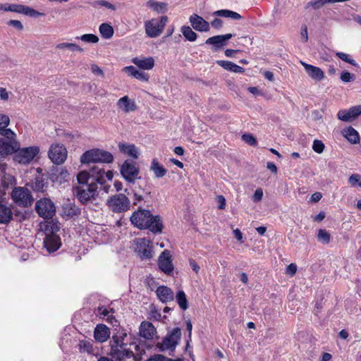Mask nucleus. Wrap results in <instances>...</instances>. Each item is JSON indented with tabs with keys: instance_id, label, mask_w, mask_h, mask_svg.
Instances as JSON below:
<instances>
[{
	"instance_id": "obj_19",
	"label": "nucleus",
	"mask_w": 361,
	"mask_h": 361,
	"mask_svg": "<svg viewBox=\"0 0 361 361\" xmlns=\"http://www.w3.org/2000/svg\"><path fill=\"white\" fill-rule=\"evenodd\" d=\"M189 20L192 28L198 32H208L210 30L209 23L197 14L190 16Z\"/></svg>"
},
{
	"instance_id": "obj_7",
	"label": "nucleus",
	"mask_w": 361,
	"mask_h": 361,
	"mask_svg": "<svg viewBox=\"0 0 361 361\" xmlns=\"http://www.w3.org/2000/svg\"><path fill=\"white\" fill-rule=\"evenodd\" d=\"M107 205L115 213H122L130 209V202L124 194L114 195L107 200Z\"/></svg>"
},
{
	"instance_id": "obj_30",
	"label": "nucleus",
	"mask_w": 361,
	"mask_h": 361,
	"mask_svg": "<svg viewBox=\"0 0 361 361\" xmlns=\"http://www.w3.org/2000/svg\"><path fill=\"white\" fill-rule=\"evenodd\" d=\"M117 105L125 112L135 111L137 110V105L133 101H131L128 96H124L118 99Z\"/></svg>"
},
{
	"instance_id": "obj_34",
	"label": "nucleus",
	"mask_w": 361,
	"mask_h": 361,
	"mask_svg": "<svg viewBox=\"0 0 361 361\" xmlns=\"http://www.w3.org/2000/svg\"><path fill=\"white\" fill-rule=\"evenodd\" d=\"M343 136L352 144L360 142V135L357 130L350 126L343 130Z\"/></svg>"
},
{
	"instance_id": "obj_32",
	"label": "nucleus",
	"mask_w": 361,
	"mask_h": 361,
	"mask_svg": "<svg viewBox=\"0 0 361 361\" xmlns=\"http://www.w3.org/2000/svg\"><path fill=\"white\" fill-rule=\"evenodd\" d=\"M150 170L154 173V177L157 178H163L167 173V170L163 165L159 164L157 158L152 159Z\"/></svg>"
},
{
	"instance_id": "obj_23",
	"label": "nucleus",
	"mask_w": 361,
	"mask_h": 361,
	"mask_svg": "<svg viewBox=\"0 0 361 361\" xmlns=\"http://www.w3.org/2000/svg\"><path fill=\"white\" fill-rule=\"evenodd\" d=\"M10 123V118L7 114H0V134L7 139L16 138V134L7 126Z\"/></svg>"
},
{
	"instance_id": "obj_38",
	"label": "nucleus",
	"mask_w": 361,
	"mask_h": 361,
	"mask_svg": "<svg viewBox=\"0 0 361 361\" xmlns=\"http://www.w3.org/2000/svg\"><path fill=\"white\" fill-rule=\"evenodd\" d=\"M99 33L104 39H110L113 37L114 30L113 27L106 23H102L99 27Z\"/></svg>"
},
{
	"instance_id": "obj_17",
	"label": "nucleus",
	"mask_w": 361,
	"mask_h": 361,
	"mask_svg": "<svg viewBox=\"0 0 361 361\" xmlns=\"http://www.w3.org/2000/svg\"><path fill=\"white\" fill-rule=\"evenodd\" d=\"M81 214V209L74 201L69 199L65 200L62 205V216L66 219L78 216Z\"/></svg>"
},
{
	"instance_id": "obj_37",
	"label": "nucleus",
	"mask_w": 361,
	"mask_h": 361,
	"mask_svg": "<svg viewBox=\"0 0 361 361\" xmlns=\"http://www.w3.org/2000/svg\"><path fill=\"white\" fill-rule=\"evenodd\" d=\"M213 16L229 18L233 20H240L243 18L238 13L228 9L216 11L213 13Z\"/></svg>"
},
{
	"instance_id": "obj_58",
	"label": "nucleus",
	"mask_w": 361,
	"mask_h": 361,
	"mask_svg": "<svg viewBox=\"0 0 361 361\" xmlns=\"http://www.w3.org/2000/svg\"><path fill=\"white\" fill-rule=\"evenodd\" d=\"M223 20L221 18H216L211 22V25L214 29L219 30L223 27Z\"/></svg>"
},
{
	"instance_id": "obj_55",
	"label": "nucleus",
	"mask_w": 361,
	"mask_h": 361,
	"mask_svg": "<svg viewBox=\"0 0 361 361\" xmlns=\"http://www.w3.org/2000/svg\"><path fill=\"white\" fill-rule=\"evenodd\" d=\"M348 182L353 186L358 185L361 187V176L358 174H353L350 176Z\"/></svg>"
},
{
	"instance_id": "obj_53",
	"label": "nucleus",
	"mask_w": 361,
	"mask_h": 361,
	"mask_svg": "<svg viewBox=\"0 0 361 361\" xmlns=\"http://www.w3.org/2000/svg\"><path fill=\"white\" fill-rule=\"evenodd\" d=\"M360 115V114H338V118L343 121L353 122Z\"/></svg>"
},
{
	"instance_id": "obj_64",
	"label": "nucleus",
	"mask_w": 361,
	"mask_h": 361,
	"mask_svg": "<svg viewBox=\"0 0 361 361\" xmlns=\"http://www.w3.org/2000/svg\"><path fill=\"white\" fill-rule=\"evenodd\" d=\"M167 357L163 355H156L154 357L149 358L148 361H166Z\"/></svg>"
},
{
	"instance_id": "obj_27",
	"label": "nucleus",
	"mask_w": 361,
	"mask_h": 361,
	"mask_svg": "<svg viewBox=\"0 0 361 361\" xmlns=\"http://www.w3.org/2000/svg\"><path fill=\"white\" fill-rule=\"evenodd\" d=\"M158 298L164 303L172 301L174 295L171 288L165 286H160L156 290Z\"/></svg>"
},
{
	"instance_id": "obj_6",
	"label": "nucleus",
	"mask_w": 361,
	"mask_h": 361,
	"mask_svg": "<svg viewBox=\"0 0 361 361\" xmlns=\"http://www.w3.org/2000/svg\"><path fill=\"white\" fill-rule=\"evenodd\" d=\"M180 338L181 329L179 327H175L167 333L162 342L158 343L157 346L161 351L169 350L173 352L180 343Z\"/></svg>"
},
{
	"instance_id": "obj_63",
	"label": "nucleus",
	"mask_w": 361,
	"mask_h": 361,
	"mask_svg": "<svg viewBox=\"0 0 361 361\" xmlns=\"http://www.w3.org/2000/svg\"><path fill=\"white\" fill-rule=\"evenodd\" d=\"M97 312L99 314L103 317H108L110 311L107 310L105 307L102 306L98 307Z\"/></svg>"
},
{
	"instance_id": "obj_28",
	"label": "nucleus",
	"mask_w": 361,
	"mask_h": 361,
	"mask_svg": "<svg viewBox=\"0 0 361 361\" xmlns=\"http://www.w3.org/2000/svg\"><path fill=\"white\" fill-rule=\"evenodd\" d=\"M123 71L128 75L134 77L135 78L142 81L147 82L149 80V75L143 71L138 70L133 66H126L123 68Z\"/></svg>"
},
{
	"instance_id": "obj_61",
	"label": "nucleus",
	"mask_w": 361,
	"mask_h": 361,
	"mask_svg": "<svg viewBox=\"0 0 361 361\" xmlns=\"http://www.w3.org/2000/svg\"><path fill=\"white\" fill-rule=\"evenodd\" d=\"M297 271V266L295 264H289L286 268V273L293 276Z\"/></svg>"
},
{
	"instance_id": "obj_25",
	"label": "nucleus",
	"mask_w": 361,
	"mask_h": 361,
	"mask_svg": "<svg viewBox=\"0 0 361 361\" xmlns=\"http://www.w3.org/2000/svg\"><path fill=\"white\" fill-rule=\"evenodd\" d=\"M301 63L305 68L307 75L312 79L320 81L324 78V73L320 68L306 63L305 62H301Z\"/></svg>"
},
{
	"instance_id": "obj_43",
	"label": "nucleus",
	"mask_w": 361,
	"mask_h": 361,
	"mask_svg": "<svg viewBox=\"0 0 361 361\" xmlns=\"http://www.w3.org/2000/svg\"><path fill=\"white\" fill-rule=\"evenodd\" d=\"M329 3L330 2L328 0H311L306 4L305 8L307 9L312 7L314 10H319Z\"/></svg>"
},
{
	"instance_id": "obj_44",
	"label": "nucleus",
	"mask_w": 361,
	"mask_h": 361,
	"mask_svg": "<svg viewBox=\"0 0 361 361\" xmlns=\"http://www.w3.org/2000/svg\"><path fill=\"white\" fill-rule=\"evenodd\" d=\"M57 49H69L70 50L73 51H83V49L81 48L80 46L75 43H69V42H63L57 44L56 46Z\"/></svg>"
},
{
	"instance_id": "obj_60",
	"label": "nucleus",
	"mask_w": 361,
	"mask_h": 361,
	"mask_svg": "<svg viewBox=\"0 0 361 361\" xmlns=\"http://www.w3.org/2000/svg\"><path fill=\"white\" fill-rule=\"evenodd\" d=\"M301 37L303 42H306L308 40L307 27L305 25H303L301 27Z\"/></svg>"
},
{
	"instance_id": "obj_33",
	"label": "nucleus",
	"mask_w": 361,
	"mask_h": 361,
	"mask_svg": "<svg viewBox=\"0 0 361 361\" xmlns=\"http://www.w3.org/2000/svg\"><path fill=\"white\" fill-rule=\"evenodd\" d=\"M119 150L125 154H127L133 159L138 158V149L135 145H128L120 142L118 144Z\"/></svg>"
},
{
	"instance_id": "obj_40",
	"label": "nucleus",
	"mask_w": 361,
	"mask_h": 361,
	"mask_svg": "<svg viewBox=\"0 0 361 361\" xmlns=\"http://www.w3.org/2000/svg\"><path fill=\"white\" fill-rule=\"evenodd\" d=\"M78 347L80 353H87L89 354H92L94 352L93 343L92 341H80Z\"/></svg>"
},
{
	"instance_id": "obj_41",
	"label": "nucleus",
	"mask_w": 361,
	"mask_h": 361,
	"mask_svg": "<svg viewBox=\"0 0 361 361\" xmlns=\"http://www.w3.org/2000/svg\"><path fill=\"white\" fill-rule=\"evenodd\" d=\"M176 301H177L179 307L182 310H185L186 309H188V300L186 298L185 293H184L183 290H178L176 294Z\"/></svg>"
},
{
	"instance_id": "obj_8",
	"label": "nucleus",
	"mask_w": 361,
	"mask_h": 361,
	"mask_svg": "<svg viewBox=\"0 0 361 361\" xmlns=\"http://www.w3.org/2000/svg\"><path fill=\"white\" fill-rule=\"evenodd\" d=\"M39 148L37 146H31L18 148L14 152V160L20 164H28L39 154Z\"/></svg>"
},
{
	"instance_id": "obj_45",
	"label": "nucleus",
	"mask_w": 361,
	"mask_h": 361,
	"mask_svg": "<svg viewBox=\"0 0 361 361\" xmlns=\"http://www.w3.org/2000/svg\"><path fill=\"white\" fill-rule=\"evenodd\" d=\"M93 7H96L97 6H101L106 7L108 9L115 11L116 9L115 5L111 4L110 2L106 0H97L90 3Z\"/></svg>"
},
{
	"instance_id": "obj_15",
	"label": "nucleus",
	"mask_w": 361,
	"mask_h": 361,
	"mask_svg": "<svg viewBox=\"0 0 361 361\" xmlns=\"http://www.w3.org/2000/svg\"><path fill=\"white\" fill-rule=\"evenodd\" d=\"M235 35L228 33L226 35H215L209 37L206 41L205 44L212 45V50L214 52H217L221 50L224 47L228 44V41L231 39Z\"/></svg>"
},
{
	"instance_id": "obj_5",
	"label": "nucleus",
	"mask_w": 361,
	"mask_h": 361,
	"mask_svg": "<svg viewBox=\"0 0 361 361\" xmlns=\"http://www.w3.org/2000/svg\"><path fill=\"white\" fill-rule=\"evenodd\" d=\"M104 170L92 167L89 171H82L77 176V180L80 185H87L90 180L97 184L103 185L105 182L104 178Z\"/></svg>"
},
{
	"instance_id": "obj_3",
	"label": "nucleus",
	"mask_w": 361,
	"mask_h": 361,
	"mask_svg": "<svg viewBox=\"0 0 361 361\" xmlns=\"http://www.w3.org/2000/svg\"><path fill=\"white\" fill-rule=\"evenodd\" d=\"M114 156L111 152L99 149L88 150L80 157V161L83 164L90 162L110 164L114 161Z\"/></svg>"
},
{
	"instance_id": "obj_20",
	"label": "nucleus",
	"mask_w": 361,
	"mask_h": 361,
	"mask_svg": "<svg viewBox=\"0 0 361 361\" xmlns=\"http://www.w3.org/2000/svg\"><path fill=\"white\" fill-rule=\"evenodd\" d=\"M69 173L68 171L62 167H52L49 174V178L52 182L62 183L68 180Z\"/></svg>"
},
{
	"instance_id": "obj_10",
	"label": "nucleus",
	"mask_w": 361,
	"mask_h": 361,
	"mask_svg": "<svg viewBox=\"0 0 361 361\" xmlns=\"http://www.w3.org/2000/svg\"><path fill=\"white\" fill-rule=\"evenodd\" d=\"M139 168L132 160H126L121 166L120 173L122 177L128 183H134L135 180L140 178L138 177Z\"/></svg>"
},
{
	"instance_id": "obj_42",
	"label": "nucleus",
	"mask_w": 361,
	"mask_h": 361,
	"mask_svg": "<svg viewBox=\"0 0 361 361\" xmlns=\"http://www.w3.org/2000/svg\"><path fill=\"white\" fill-rule=\"evenodd\" d=\"M317 240L323 244H329L331 240V235L325 229H319L317 233Z\"/></svg>"
},
{
	"instance_id": "obj_2",
	"label": "nucleus",
	"mask_w": 361,
	"mask_h": 361,
	"mask_svg": "<svg viewBox=\"0 0 361 361\" xmlns=\"http://www.w3.org/2000/svg\"><path fill=\"white\" fill-rule=\"evenodd\" d=\"M126 336V334L122 336L114 335L110 341V352L109 355L112 358L121 361L126 359H133L135 360L134 353L126 349V344L123 342V337Z\"/></svg>"
},
{
	"instance_id": "obj_57",
	"label": "nucleus",
	"mask_w": 361,
	"mask_h": 361,
	"mask_svg": "<svg viewBox=\"0 0 361 361\" xmlns=\"http://www.w3.org/2000/svg\"><path fill=\"white\" fill-rule=\"evenodd\" d=\"M338 113H361V105L353 106L348 110H339Z\"/></svg>"
},
{
	"instance_id": "obj_39",
	"label": "nucleus",
	"mask_w": 361,
	"mask_h": 361,
	"mask_svg": "<svg viewBox=\"0 0 361 361\" xmlns=\"http://www.w3.org/2000/svg\"><path fill=\"white\" fill-rule=\"evenodd\" d=\"M180 31L185 39L189 42H195L197 39V34L195 32L190 26H182Z\"/></svg>"
},
{
	"instance_id": "obj_47",
	"label": "nucleus",
	"mask_w": 361,
	"mask_h": 361,
	"mask_svg": "<svg viewBox=\"0 0 361 361\" xmlns=\"http://www.w3.org/2000/svg\"><path fill=\"white\" fill-rule=\"evenodd\" d=\"M76 39H80L82 41L88 43H97L99 42V37L94 34H85Z\"/></svg>"
},
{
	"instance_id": "obj_54",
	"label": "nucleus",
	"mask_w": 361,
	"mask_h": 361,
	"mask_svg": "<svg viewBox=\"0 0 361 361\" xmlns=\"http://www.w3.org/2000/svg\"><path fill=\"white\" fill-rule=\"evenodd\" d=\"M312 149L315 152L321 154L324 151V145L321 140H314L312 145Z\"/></svg>"
},
{
	"instance_id": "obj_49",
	"label": "nucleus",
	"mask_w": 361,
	"mask_h": 361,
	"mask_svg": "<svg viewBox=\"0 0 361 361\" xmlns=\"http://www.w3.org/2000/svg\"><path fill=\"white\" fill-rule=\"evenodd\" d=\"M22 14L28 16L30 17H34V18L44 16V13H40V12L35 10L34 8H32L25 6V5L23 7V12Z\"/></svg>"
},
{
	"instance_id": "obj_14",
	"label": "nucleus",
	"mask_w": 361,
	"mask_h": 361,
	"mask_svg": "<svg viewBox=\"0 0 361 361\" xmlns=\"http://www.w3.org/2000/svg\"><path fill=\"white\" fill-rule=\"evenodd\" d=\"M49 157L53 163L59 165L63 164L67 157V150L63 145H51L49 151Z\"/></svg>"
},
{
	"instance_id": "obj_4",
	"label": "nucleus",
	"mask_w": 361,
	"mask_h": 361,
	"mask_svg": "<svg viewBox=\"0 0 361 361\" xmlns=\"http://www.w3.org/2000/svg\"><path fill=\"white\" fill-rule=\"evenodd\" d=\"M98 187L95 182H90L85 187L76 186L73 188V192L76 197L82 204H87L96 200L98 196Z\"/></svg>"
},
{
	"instance_id": "obj_26",
	"label": "nucleus",
	"mask_w": 361,
	"mask_h": 361,
	"mask_svg": "<svg viewBox=\"0 0 361 361\" xmlns=\"http://www.w3.org/2000/svg\"><path fill=\"white\" fill-rule=\"evenodd\" d=\"M157 333V329L149 322L144 321L141 323L140 326V334L145 339H152Z\"/></svg>"
},
{
	"instance_id": "obj_50",
	"label": "nucleus",
	"mask_w": 361,
	"mask_h": 361,
	"mask_svg": "<svg viewBox=\"0 0 361 361\" xmlns=\"http://www.w3.org/2000/svg\"><path fill=\"white\" fill-rule=\"evenodd\" d=\"M340 78L343 82H350L355 80L356 76L353 73L344 71L341 73Z\"/></svg>"
},
{
	"instance_id": "obj_48",
	"label": "nucleus",
	"mask_w": 361,
	"mask_h": 361,
	"mask_svg": "<svg viewBox=\"0 0 361 361\" xmlns=\"http://www.w3.org/2000/svg\"><path fill=\"white\" fill-rule=\"evenodd\" d=\"M336 56H338L342 61L348 63L354 66H357V63L355 62L354 59H353L349 54H347L343 52H336Z\"/></svg>"
},
{
	"instance_id": "obj_31",
	"label": "nucleus",
	"mask_w": 361,
	"mask_h": 361,
	"mask_svg": "<svg viewBox=\"0 0 361 361\" xmlns=\"http://www.w3.org/2000/svg\"><path fill=\"white\" fill-rule=\"evenodd\" d=\"M216 63L224 69L236 73H243L245 68L229 61L219 60Z\"/></svg>"
},
{
	"instance_id": "obj_9",
	"label": "nucleus",
	"mask_w": 361,
	"mask_h": 361,
	"mask_svg": "<svg viewBox=\"0 0 361 361\" xmlns=\"http://www.w3.org/2000/svg\"><path fill=\"white\" fill-rule=\"evenodd\" d=\"M35 210L39 216L45 219H52L56 214V207L49 198L37 200L35 204Z\"/></svg>"
},
{
	"instance_id": "obj_59",
	"label": "nucleus",
	"mask_w": 361,
	"mask_h": 361,
	"mask_svg": "<svg viewBox=\"0 0 361 361\" xmlns=\"http://www.w3.org/2000/svg\"><path fill=\"white\" fill-rule=\"evenodd\" d=\"M263 196V191L262 189H257L253 195L252 200L254 202H259Z\"/></svg>"
},
{
	"instance_id": "obj_51",
	"label": "nucleus",
	"mask_w": 361,
	"mask_h": 361,
	"mask_svg": "<svg viewBox=\"0 0 361 361\" xmlns=\"http://www.w3.org/2000/svg\"><path fill=\"white\" fill-rule=\"evenodd\" d=\"M24 5L17 4H8V11L14 12L17 13H23Z\"/></svg>"
},
{
	"instance_id": "obj_22",
	"label": "nucleus",
	"mask_w": 361,
	"mask_h": 361,
	"mask_svg": "<svg viewBox=\"0 0 361 361\" xmlns=\"http://www.w3.org/2000/svg\"><path fill=\"white\" fill-rule=\"evenodd\" d=\"M42 171V169L41 168H37V172L38 175L29 184L35 192H44L47 188L48 183L43 177V175L41 174Z\"/></svg>"
},
{
	"instance_id": "obj_16",
	"label": "nucleus",
	"mask_w": 361,
	"mask_h": 361,
	"mask_svg": "<svg viewBox=\"0 0 361 361\" xmlns=\"http://www.w3.org/2000/svg\"><path fill=\"white\" fill-rule=\"evenodd\" d=\"M18 148V143L15 138H0V160L7 155L13 154Z\"/></svg>"
},
{
	"instance_id": "obj_46",
	"label": "nucleus",
	"mask_w": 361,
	"mask_h": 361,
	"mask_svg": "<svg viewBox=\"0 0 361 361\" xmlns=\"http://www.w3.org/2000/svg\"><path fill=\"white\" fill-rule=\"evenodd\" d=\"M15 184V178L9 174H5L1 178V185L4 189L8 188L10 185Z\"/></svg>"
},
{
	"instance_id": "obj_62",
	"label": "nucleus",
	"mask_w": 361,
	"mask_h": 361,
	"mask_svg": "<svg viewBox=\"0 0 361 361\" xmlns=\"http://www.w3.org/2000/svg\"><path fill=\"white\" fill-rule=\"evenodd\" d=\"M216 199L218 202L219 203V209H224L226 207V200L224 197L223 195H218Z\"/></svg>"
},
{
	"instance_id": "obj_11",
	"label": "nucleus",
	"mask_w": 361,
	"mask_h": 361,
	"mask_svg": "<svg viewBox=\"0 0 361 361\" xmlns=\"http://www.w3.org/2000/svg\"><path fill=\"white\" fill-rule=\"evenodd\" d=\"M12 200L19 206L28 207L34 202L30 191L25 188H15L11 192Z\"/></svg>"
},
{
	"instance_id": "obj_36",
	"label": "nucleus",
	"mask_w": 361,
	"mask_h": 361,
	"mask_svg": "<svg viewBox=\"0 0 361 361\" xmlns=\"http://www.w3.org/2000/svg\"><path fill=\"white\" fill-rule=\"evenodd\" d=\"M147 6L157 12L158 13H164L167 11V4L164 2H158L154 0H149L147 2Z\"/></svg>"
},
{
	"instance_id": "obj_52",
	"label": "nucleus",
	"mask_w": 361,
	"mask_h": 361,
	"mask_svg": "<svg viewBox=\"0 0 361 361\" xmlns=\"http://www.w3.org/2000/svg\"><path fill=\"white\" fill-rule=\"evenodd\" d=\"M242 140L251 146H255L257 143L256 138L250 133L243 134L242 135Z\"/></svg>"
},
{
	"instance_id": "obj_29",
	"label": "nucleus",
	"mask_w": 361,
	"mask_h": 361,
	"mask_svg": "<svg viewBox=\"0 0 361 361\" xmlns=\"http://www.w3.org/2000/svg\"><path fill=\"white\" fill-rule=\"evenodd\" d=\"M132 62L142 70H151L154 66V60L152 56L144 58L135 57L132 59Z\"/></svg>"
},
{
	"instance_id": "obj_21",
	"label": "nucleus",
	"mask_w": 361,
	"mask_h": 361,
	"mask_svg": "<svg viewBox=\"0 0 361 361\" xmlns=\"http://www.w3.org/2000/svg\"><path fill=\"white\" fill-rule=\"evenodd\" d=\"M61 245V238L55 233L47 235L44 239V246L49 253L56 251Z\"/></svg>"
},
{
	"instance_id": "obj_13",
	"label": "nucleus",
	"mask_w": 361,
	"mask_h": 361,
	"mask_svg": "<svg viewBox=\"0 0 361 361\" xmlns=\"http://www.w3.org/2000/svg\"><path fill=\"white\" fill-rule=\"evenodd\" d=\"M135 243V252L142 259H151L153 257L152 242L146 238H136Z\"/></svg>"
},
{
	"instance_id": "obj_1",
	"label": "nucleus",
	"mask_w": 361,
	"mask_h": 361,
	"mask_svg": "<svg viewBox=\"0 0 361 361\" xmlns=\"http://www.w3.org/2000/svg\"><path fill=\"white\" fill-rule=\"evenodd\" d=\"M130 220L134 226L140 229H149L153 233H161L164 225L159 215H152L149 210L139 208L135 211Z\"/></svg>"
},
{
	"instance_id": "obj_24",
	"label": "nucleus",
	"mask_w": 361,
	"mask_h": 361,
	"mask_svg": "<svg viewBox=\"0 0 361 361\" xmlns=\"http://www.w3.org/2000/svg\"><path fill=\"white\" fill-rule=\"evenodd\" d=\"M110 329L105 324H98L94 331V338L99 343H104L110 337Z\"/></svg>"
},
{
	"instance_id": "obj_18",
	"label": "nucleus",
	"mask_w": 361,
	"mask_h": 361,
	"mask_svg": "<svg viewBox=\"0 0 361 361\" xmlns=\"http://www.w3.org/2000/svg\"><path fill=\"white\" fill-rule=\"evenodd\" d=\"M158 265L159 269L167 275H170L172 273L173 265L170 252L168 250H164L161 253L159 257Z\"/></svg>"
},
{
	"instance_id": "obj_35",
	"label": "nucleus",
	"mask_w": 361,
	"mask_h": 361,
	"mask_svg": "<svg viewBox=\"0 0 361 361\" xmlns=\"http://www.w3.org/2000/svg\"><path fill=\"white\" fill-rule=\"evenodd\" d=\"M13 213L7 206L0 204V224H7L11 221Z\"/></svg>"
},
{
	"instance_id": "obj_12",
	"label": "nucleus",
	"mask_w": 361,
	"mask_h": 361,
	"mask_svg": "<svg viewBox=\"0 0 361 361\" xmlns=\"http://www.w3.org/2000/svg\"><path fill=\"white\" fill-rule=\"evenodd\" d=\"M168 17L166 16H161L159 20L152 19L145 23L146 34L150 37H157L162 32Z\"/></svg>"
},
{
	"instance_id": "obj_56",
	"label": "nucleus",
	"mask_w": 361,
	"mask_h": 361,
	"mask_svg": "<svg viewBox=\"0 0 361 361\" xmlns=\"http://www.w3.org/2000/svg\"><path fill=\"white\" fill-rule=\"evenodd\" d=\"M7 25L15 27L17 30L21 31L23 30V25L20 20H10L7 22Z\"/></svg>"
}]
</instances>
